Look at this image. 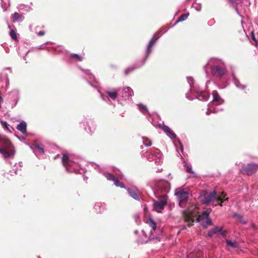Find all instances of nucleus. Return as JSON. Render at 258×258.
Here are the masks:
<instances>
[{"label":"nucleus","mask_w":258,"mask_h":258,"mask_svg":"<svg viewBox=\"0 0 258 258\" xmlns=\"http://www.w3.org/2000/svg\"><path fill=\"white\" fill-rule=\"evenodd\" d=\"M196 222L201 223L204 228H207L208 226L213 224L212 221L209 216L206 212H202L196 219Z\"/></svg>","instance_id":"nucleus-12"},{"label":"nucleus","mask_w":258,"mask_h":258,"mask_svg":"<svg viewBox=\"0 0 258 258\" xmlns=\"http://www.w3.org/2000/svg\"><path fill=\"white\" fill-rule=\"evenodd\" d=\"M186 78L190 87V90H195V85L194 79L191 77H187Z\"/></svg>","instance_id":"nucleus-29"},{"label":"nucleus","mask_w":258,"mask_h":258,"mask_svg":"<svg viewBox=\"0 0 258 258\" xmlns=\"http://www.w3.org/2000/svg\"><path fill=\"white\" fill-rule=\"evenodd\" d=\"M232 80H233V83L234 84V85L237 88H238L240 90H244L246 89V85L241 84L240 83V81L238 79L236 78V77H235V76L234 74H232Z\"/></svg>","instance_id":"nucleus-19"},{"label":"nucleus","mask_w":258,"mask_h":258,"mask_svg":"<svg viewBox=\"0 0 258 258\" xmlns=\"http://www.w3.org/2000/svg\"><path fill=\"white\" fill-rule=\"evenodd\" d=\"M17 8L19 10L25 11L26 12H29L32 9L30 6L28 5H25L24 4H20L18 6Z\"/></svg>","instance_id":"nucleus-28"},{"label":"nucleus","mask_w":258,"mask_h":258,"mask_svg":"<svg viewBox=\"0 0 258 258\" xmlns=\"http://www.w3.org/2000/svg\"><path fill=\"white\" fill-rule=\"evenodd\" d=\"M211 70L212 76L217 80L226 79L227 70L225 63L218 58H211L209 60L208 64Z\"/></svg>","instance_id":"nucleus-1"},{"label":"nucleus","mask_w":258,"mask_h":258,"mask_svg":"<svg viewBox=\"0 0 258 258\" xmlns=\"http://www.w3.org/2000/svg\"><path fill=\"white\" fill-rule=\"evenodd\" d=\"M17 165H18L20 167H21L22 166V162H19L18 164L16 163L15 164V166L16 167V168H15V169H13V170H10V171L11 175H14L13 173H15V174H17V171H18Z\"/></svg>","instance_id":"nucleus-37"},{"label":"nucleus","mask_w":258,"mask_h":258,"mask_svg":"<svg viewBox=\"0 0 258 258\" xmlns=\"http://www.w3.org/2000/svg\"><path fill=\"white\" fill-rule=\"evenodd\" d=\"M133 95L134 92L130 87H125L122 89L121 96L125 99H129Z\"/></svg>","instance_id":"nucleus-18"},{"label":"nucleus","mask_w":258,"mask_h":258,"mask_svg":"<svg viewBox=\"0 0 258 258\" xmlns=\"http://www.w3.org/2000/svg\"><path fill=\"white\" fill-rule=\"evenodd\" d=\"M213 100L208 104V109L206 111L207 115L210 114L211 113H217L219 110H222L223 109L217 108L216 106H219L224 103V100L221 98L217 91H214L213 92Z\"/></svg>","instance_id":"nucleus-5"},{"label":"nucleus","mask_w":258,"mask_h":258,"mask_svg":"<svg viewBox=\"0 0 258 258\" xmlns=\"http://www.w3.org/2000/svg\"><path fill=\"white\" fill-rule=\"evenodd\" d=\"M206 67H207V65H206V66H205L204 67V69H205V70L206 73H207V70L206 69Z\"/></svg>","instance_id":"nucleus-54"},{"label":"nucleus","mask_w":258,"mask_h":258,"mask_svg":"<svg viewBox=\"0 0 258 258\" xmlns=\"http://www.w3.org/2000/svg\"><path fill=\"white\" fill-rule=\"evenodd\" d=\"M88 83H89V84L91 86H92V87H94V86H93V85H92V84L90 82H89V81H88Z\"/></svg>","instance_id":"nucleus-55"},{"label":"nucleus","mask_w":258,"mask_h":258,"mask_svg":"<svg viewBox=\"0 0 258 258\" xmlns=\"http://www.w3.org/2000/svg\"><path fill=\"white\" fill-rule=\"evenodd\" d=\"M220 232V234H221V236H222L223 237L225 236H226V233H227V232H226V231H225V230H223V231H222H222H221V232Z\"/></svg>","instance_id":"nucleus-49"},{"label":"nucleus","mask_w":258,"mask_h":258,"mask_svg":"<svg viewBox=\"0 0 258 258\" xmlns=\"http://www.w3.org/2000/svg\"><path fill=\"white\" fill-rule=\"evenodd\" d=\"M3 101H4L3 98L1 94H0V109L1 108V104L3 102Z\"/></svg>","instance_id":"nucleus-51"},{"label":"nucleus","mask_w":258,"mask_h":258,"mask_svg":"<svg viewBox=\"0 0 258 258\" xmlns=\"http://www.w3.org/2000/svg\"><path fill=\"white\" fill-rule=\"evenodd\" d=\"M142 156L150 162L154 161L156 165H159L162 162V154L158 149L155 148L143 153Z\"/></svg>","instance_id":"nucleus-6"},{"label":"nucleus","mask_w":258,"mask_h":258,"mask_svg":"<svg viewBox=\"0 0 258 258\" xmlns=\"http://www.w3.org/2000/svg\"><path fill=\"white\" fill-rule=\"evenodd\" d=\"M139 218V217L138 215H135V221H136V223L137 224H139L140 223V222H138Z\"/></svg>","instance_id":"nucleus-48"},{"label":"nucleus","mask_w":258,"mask_h":258,"mask_svg":"<svg viewBox=\"0 0 258 258\" xmlns=\"http://www.w3.org/2000/svg\"><path fill=\"white\" fill-rule=\"evenodd\" d=\"M45 34V32L44 31H40L37 33V35L38 36H43Z\"/></svg>","instance_id":"nucleus-50"},{"label":"nucleus","mask_w":258,"mask_h":258,"mask_svg":"<svg viewBox=\"0 0 258 258\" xmlns=\"http://www.w3.org/2000/svg\"><path fill=\"white\" fill-rule=\"evenodd\" d=\"M80 70L85 74H86V75H88V76H90V79H91L92 78H93L94 79V77L92 75L91 72H90V71L89 70H85V69H82V68L80 67Z\"/></svg>","instance_id":"nucleus-40"},{"label":"nucleus","mask_w":258,"mask_h":258,"mask_svg":"<svg viewBox=\"0 0 258 258\" xmlns=\"http://www.w3.org/2000/svg\"><path fill=\"white\" fill-rule=\"evenodd\" d=\"M258 170V164L249 163L243 164L241 167V172L243 174L251 176L254 174Z\"/></svg>","instance_id":"nucleus-11"},{"label":"nucleus","mask_w":258,"mask_h":258,"mask_svg":"<svg viewBox=\"0 0 258 258\" xmlns=\"http://www.w3.org/2000/svg\"><path fill=\"white\" fill-rule=\"evenodd\" d=\"M81 124H83L84 126V130L88 134L92 135L94 131L95 128L92 127H91L89 123V121L86 117H84V118L82 120L81 122Z\"/></svg>","instance_id":"nucleus-17"},{"label":"nucleus","mask_w":258,"mask_h":258,"mask_svg":"<svg viewBox=\"0 0 258 258\" xmlns=\"http://www.w3.org/2000/svg\"><path fill=\"white\" fill-rule=\"evenodd\" d=\"M104 176L108 180L113 181L115 179V176L111 173H105L104 174Z\"/></svg>","instance_id":"nucleus-35"},{"label":"nucleus","mask_w":258,"mask_h":258,"mask_svg":"<svg viewBox=\"0 0 258 258\" xmlns=\"http://www.w3.org/2000/svg\"><path fill=\"white\" fill-rule=\"evenodd\" d=\"M191 7L195 9L196 11L200 12L201 10L202 5L200 3H194Z\"/></svg>","instance_id":"nucleus-38"},{"label":"nucleus","mask_w":258,"mask_h":258,"mask_svg":"<svg viewBox=\"0 0 258 258\" xmlns=\"http://www.w3.org/2000/svg\"><path fill=\"white\" fill-rule=\"evenodd\" d=\"M226 243L227 245L231 247L232 248H237L239 247V243L236 241H232L230 240H227Z\"/></svg>","instance_id":"nucleus-27"},{"label":"nucleus","mask_w":258,"mask_h":258,"mask_svg":"<svg viewBox=\"0 0 258 258\" xmlns=\"http://www.w3.org/2000/svg\"><path fill=\"white\" fill-rule=\"evenodd\" d=\"M178 143H179V145H180V149L181 151L182 152H183V144H182V143L181 142V141L180 140H178Z\"/></svg>","instance_id":"nucleus-47"},{"label":"nucleus","mask_w":258,"mask_h":258,"mask_svg":"<svg viewBox=\"0 0 258 258\" xmlns=\"http://www.w3.org/2000/svg\"><path fill=\"white\" fill-rule=\"evenodd\" d=\"M209 94L205 91H203L200 88L195 85V90H189L185 94V97L190 100L198 99L201 101H206L209 98Z\"/></svg>","instance_id":"nucleus-4"},{"label":"nucleus","mask_w":258,"mask_h":258,"mask_svg":"<svg viewBox=\"0 0 258 258\" xmlns=\"http://www.w3.org/2000/svg\"><path fill=\"white\" fill-rule=\"evenodd\" d=\"M185 171L186 172L191 173L193 174H195L194 172L192 170V168L190 165L186 164L185 165Z\"/></svg>","instance_id":"nucleus-44"},{"label":"nucleus","mask_w":258,"mask_h":258,"mask_svg":"<svg viewBox=\"0 0 258 258\" xmlns=\"http://www.w3.org/2000/svg\"><path fill=\"white\" fill-rule=\"evenodd\" d=\"M147 223L151 228V229L150 231V235L149 236V238L144 240H139L138 241L139 244L146 243L149 241L159 238V236L158 235H155L154 234L157 228L156 222L152 218H150L148 219Z\"/></svg>","instance_id":"nucleus-8"},{"label":"nucleus","mask_w":258,"mask_h":258,"mask_svg":"<svg viewBox=\"0 0 258 258\" xmlns=\"http://www.w3.org/2000/svg\"><path fill=\"white\" fill-rule=\"evenodd\" d=\"M50 43V42L47 41V42H45L44 44H48V43Z\"/></svg>","instance_id":"nucleus-56"},{"label":"nucleus","mask_w":258,"mask_h":258,"mask_svg":"<svg viewBox=\"0 0 258 258\" xmlns=\"http://www.w3.org/2000/svg\"><path fill=\"white\" fill-rule=\"evenodd\" d=\"M142 237L139 238L138 240H137V242L138 243V241L139 240H144V239H146V238H149V236H148V235L146 233L145 230H143L142 231Z\"/></svg>","instance_id":"nucleus-45"},{"label":"nucleus","mask_w":258,"mask_h":258,"mask_svg":"<svg viewBox=\"0 0 258 258\" xmlns=\"http://www.w3.org/2000/svg\"><path fill=\"white\" fill-rule=\"evenodd\" d=\"M217 194V191L214 190L208 194L201 196L202 203L208 206L211 202L216 200Z\"/></svg>","instance_id":"nucleus-13"},{"label":"nucleus","mask_w":258,"mask_h":258,"mask_svg":"<svg viewBox=\"0 0 258 258\" xmlns=\"http://www.w3.org/2000/svg\"><path fill=\"white\" fill-rule=\"evenodd\" d=\"M98 92L100 93L101 97L102 99L105 102H107V103H109L110 101L109 99V96L107 95H104L101 93V92L98 90Z\"/></svg>","instance_id":"nucleus-42"},{"label":"nucleus","mask_w":258,"mask_h":258,"mask_svg":"<svg viewBox=\"0 0 258 258\" xmlns=\"http://www.w3.org/2000/svg\"><path fill=\"white\" fill-rule=\"evenodd\" d=\"M128 195L137 201H140L141 196L139 190L136 187H131L127 189Z\"/></svg>","instance_id":"nucleus-16"},{"label":"nucleus","mask_w":258,"mask_h":258,"mask_svg":"<svg viewBox=\"0 0 258 258\" xmlns=\"http://www.w3.org/2000/svg\"><path fill=\"white\" fill-rule=\"evenodd\" d=\"M114 184L117 187H119L120 188H125L124 184L120 182L117 178L115 177V179L113 180Z\"/></svg>","instance_id":"nucleus-33"},{"label":"nucleus","mask_w":258,"mask_h":258,"mask_svg":"<svg viewBox=\"0 0 258 258\" xmlns=\"http://www.w3.org/2000/svg\"><path fill=\"white\" fill-rule=\"evenodd\" d=\"M1 124L2 126L6 129L8 132L11 133V128L13 129V127L11 126L6 121H1Z\"/></svg>","instance_id":"nucleus-30"},{"label":"nucleus","mask_w":258,"mask_h":258,"mask_svg":"<svg viewBox=\"0 0 258 258\" xmlns=\"http://www.w3.org/2000/svg\"><path fill=\"white\" fill-rule=\"evenodd\" d=\"M143 143L146 147H149L152 145V142L146 137H142Z\"/></svg>","instance_id":"nucleus-34"},{"label":"nucleus","mask_w":258,"mask_h":258,"mask_svg":"<svg viewBox=\"0 0 258 258\" xmlns=\"http://www.w3.org/2000/svg\"><path fill=\"white\" fill-rule=\"evenodd\" d=\"M105 208V204L104 203H97L95 204L94 209L95 210V211L97 213H101L104 210Z\"/></svg>","instance_id":"nucleus-23"},{"label":"nucleus","mask_w":258,"mask_h":258,"mask_svg":"<svg viewBox=\"0 0 258 258\" xmlns=\"http://www.w3.org/2000/svg\"><path fill=\"white\" fill-rule=\"evenodd\" d=\"M16 128L23 134H26L27 132L26 122L24 120L21 121L20 123L17 125Z\"/></svg>","instance_id":"nucleus-21"},{"label":"nucleus","mask_w":258,"mask_h":258,"mask_svg":"<svg viewBox=\"0 0 258 258\" xmlns=\"http://www.w3.org/2000/svg\"><path fill=\"white\" fill-rule=\"evenodd\" d=\"M252 39H253V40H255V38H254V34H253V32H252Z\"/></svg>","instance_id":"nucleus-52"},{"label":"nucleus","mask_w":258,"mask_h":258,"mask_svg":"<svg viewBox=\"0 0 258 258\" xmlns=\"http://www.w3.org/2000/svg\"><path fill=\"white\" fill-rule=\"evenodd\" d=\"M23 58H24V60H26V56H24V57H23Z\"/></svg>","instance_id":"nucleus-57"},{"label":"nucleus","mask_w":258,"mask_h":258,"mask_svg":"<svg viewBox=\"0 0 258 258\" xmlns=\"http://www.w3.org/2000/svg\"><path fill=\"white\" fill-rule=\"evenodd\" d=\"M61 161L66 171L69 172L81 173L79 168L84 171V169L81 167L79 163L78 162L75 161L73 159L69 157L67 154H63V156L61 157Z\"/></svg>","instance_id":"nucleus-3"},{"label":"nucleus","mask_w":258,"mask_h":258,"mask_svg":"<svg viewBox=\"0 0 258 258\" xmlns=\"http://www.w3.org/2000/svg\"><path fill=\"white\" fill-rule=\"evenodd\" d=\"M151 188L153 191V195L156 197H158L157 192L160 191L163 194L169 192L170 183L167 181L161 180L156 183L155 189H153L152 187H151Z\"/></svg>","instance_id":"nucleus-9"},{"label":"nucleus","mask_w":258,"mask_h":258,"mask_svg":"<svg viewBox=\"0 0 258 258\" xmlns=\"http://www.w3.org/2000/svg\"><path fill=\"white\" fill-rule=\"evenodd\" d=\"M159 127L161 128L166 134V135L171 139H174L176 138L175 134L170 130L168 126L164 124L163 123H160L158 125Z\"/></svg>","instance_id":"nucleus-15"},{"label":"nucleus","mask_w":258,"mask_h":258,"mask_svg":"<svg viewBox=\"0 0 258 258\" xmlns=\"http://www.w3.org/2000/svg\"><path fill=\"white\" fill-rule=\"evenodd\" d=\"M31 148L33 150L34 152L37 151L41 154H43L44 153V150L43 146L41 144L38 143H34Z\"/></svg>","instance_id":"nucleus-22"},{"label":"nucleus","mask_w":258,"mask_h":258,"mask_svg":"<svg viewBox=\"0 0 258 258\" xmlns=\"http://www.w3.org/2000/svg\"><path fill=\"white\" fill-rule=\"evenodd\" d=\"M160 35H159L158 33H155L154 35V36L151 39L147 45L145 58L141 60H137L134 65L128 67L127 68H126L124 71L125 75L126 76L128 75L130 73L133 72L135 69L141 68L145 64L146 59H147L149 55L152 52V47L154 45V44L156 43V41L160 38Z\"/></svg>","instance_id":"nucleus-2"},{"label":"nucleus","mask_w":258,"mask_h":258,"mask_svg":"<svg viewBox=\"0 0 258 258\" xmlns=\"http://www.w3.org/2000/svg\"><path fill=\"white\" fill-rule=\"evenodd\" d=\"M229 3L232 5L233 7H235V10L236 13L239 14L238 11L236 7H235V5L237 3L238 0H228Z\"/></svg>","instance_id":"nucleus-43"},{"label":"nucleus","mask_w":258,"mask_h":258,"mask_svg":"<svg viewBox=\"0 0 258 258\" xmlns=\"http://www.w3.org/2000/svg\"><path fill=\"white\" fill-rule=\"evenodd\" d=\"M158 200H153V208L154 211L160 213L164 209L167 203V197L166 195L159 196Z\"/></svg>","instance_id":"nucleus-10"},{"label":"nucleus","mask_w":258,"mask_h":258,"mask_svg":"<svg viewBox=\"0 0 258 258\" xmlns=\"http://www.w3.org/2000/svg\"><path fill=\"white\" fill-rule=\"evenodd\" d=\"M226 196V194H225L224 192H221V196H218L216 197V201L218 202H220V203L218 204L220 206H223V203L225 201H228V199L226 198L225 199L223 200L222 198H225Z\"/></svg>","instance_id":"nucleus-26"},{"label":"nucleus","mask_w":258,"mask_h":258,"mask_svg":"<svg viewBox=\"0 0 258 258\" xmlns=\"http://www.w3.org/2000/svg\"><path fill=\"white\" fill-rule=\"evenodd\" d=\"M222 227L220 226H215L214 228L210 229L208 232V235L212 237L215 234L220 232L222 231Z\"/></svg>","instance_id":"nucleus-25"},{"label":"nucleus","mask_w":258,"mask_h":258,"mask_svg":"<svg viewBox=\"0 0 258 258\" xmlns=\"http://www.w3.org/2000/svg\"><path fill=\"white\" fill-rule=\"evenodd\" d=\"M38 48L40 49H44V48L42 47V45H40L39 46V47H38Z\"/></svg>","instance_id":"nucleus-53"},{"label":"nucleus","mask_w":258,"mask_h":258,"mask_svg":"<svg viewBox=\"0 0 258 258\" xmlns=\"http://www.w3.org/2000/svg\"><path fill=\"white\" fill-rule=\"evenodd\" d=\"M209 82H210V81H207V84H206V85H208V83H209Z\"/></svg>","instance_id":"nucleus-59"},{"label":"nucleus","mask_w":258,"mask_h":258,"mask_svg":"<svg viewBox=\"0 0 258 258\" xmlns=\"http://www.w3.org/2000/svg\"><path fill=\"white\" fill-rule=\"evenodd\" d=\"M10 35L14 40H17V35L16 31L13 29H11L10 31Z\"/></svg>","instance_id":"nucleus-41"},{"label":"nucleus","mask_w":258,"mask_h":258,"mask_svg":"<svg viewBox=\"0 0 258 258\" xmlns=\"http://www.w3.org/2000/svg\"><path fill=\"white\" fill-rule=\"evenodd\" d=\"M175 195L178 199L180 206H181L182 203L186 202L187 201L189 197L188 192L183 189L176 190L175 192Z\"/></svg>","instance_id":"nucleus-14"},{"label":"nucleus","mask_w":258,"mask_h":258,"mask_svg":"<svg viewBox=\"0 0 258 258\" xmlns=\"http://www.w3.org/2000/svg\"><path fill=\"white\" fill-rule=\"evenodd\" d=\"M137 232H138V231H137V230H135V233H137Z\"/></svg>","instance_id":"nucleus-58"},{"label":"nucleus","mask_w":258,"mask_h":258,"mask_svg":"<svg viewBox=\"0 0 258 258\" xmlns=\"http://www.w3.org/2000/svg\"><path fill=\"white\" fill-rule=\"evenodd\" d=\"M11 19H12V22L13 23L22 22L24 19V17L22 15H20L19 13L15 12L12 15Z\"/></svg>","instance_id":"nucleus-24"},{"label":"nucleus","mask_w":258,"mask_h":258,"mask_svg":"<svg viewBox=\"0 0 258 258\" xmlns=\"http://www.w3.org/2000/svg\"><path fill=\"white\" fill-rule=\"evenodd\" d=\"M118 91L115 88H111L106 91V93L112 100H115L117 96Z\"/></svg>","instance_id":"nucleus-20"},{"label":"nucleus","mask_w":258,"mask_h":258,"mask_svg":"<svg viewBox=\"0 0 258 258\" xmlns=\"http://www.w3.org/2000/svg\"><path fill=\"white\" fill-rule=\"evenodd\" d=\"M203 212H206V213L209 216L210 214L212 212V209L209 208L207 210L204 211Z\"/></svg>","instance_id":"nucleus-46"},{"label":"nucleus","mask_w":258,"mask_h":258,"mask_svg":"<svg viewBox=\"0 0 258 258\" xmlns=\"http://www.w3.org/2000/svg\"><path fill=\"white\" fill-rule=\"evenodd\" d=\"M71 57L73 59H77L79 61H82L83 60V57L78 54L72 53L71 54Z\"/></svg>","instance_id":"nucleus-39"},{"label":"nucleus","mask_w":258,"mask_h":258,"mask_svg":"<svg viewBox=\"0 0 258 258\" xmlns=\"http://www.w3.org/2000/svg\"><path fill=\"white\" fill-rule=\"evenodd\" d=\"M189 16V13H185V14H184L183 15H182L181 16H180L177 22H176V23H177L179 22H182V21H185V20H186V19L187 18L188 16Z\"/></svg>","instance_id":"nucleus-36"},{"label":"nucleus","mask_w":258,"mask_h":258,"mask_svg":"<svg viewBox=\"0 0 258 258\" xmlns=\"http://www.w3.org/2000/svg\"><path fill=\"white\" fill-rule=\"evenodd\" d=\"M138 106L140 111L144 114H146L148 113V110L145 105H144L142 104H138Z\"/></svg>","instance_id":"nucleus-31"},{"label":"nucleus","mask_w":258,"mask_h":258,"mask_svg":"<svg viewBox=\"0 0 258 258\" xmlns=\"http://www.w3.org/2000/svg\"><path fill=\"white\" fill-rule=\"evenodd\" d=\"M233 216L235 217H237V219L239 220V221L242 224L246 223V221L245 220L243 216L241 215L240 214L237 213H234Z\"/></svg>","instance_id":"nucleus-32"},{"label":"nucleus","mask_w":258,"mask_h":258,"mask_svg":"<svg viewBox=\"0 0 258 258\" xmlns=\"http://www.w3.org/2000/svg\"><path fill=\"white\" fill-rule=\"evenodd\" d=\"M12 146L11 142L6 137L0 136V154L4 158H8L14 155V153L9 151Z\"/></svg>","instance_id":"nucleus-7"}]
</instances>
